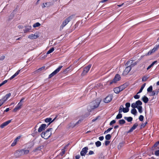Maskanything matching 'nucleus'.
Segmentation results:
<instances>
[{
	"label": "nucleus",
	"mask_w": 159,
	"mask_h": 159,
	"mask_svg": "<svg viewBox=\"0 0 159 159\" xmlns=\"http://www.w3.org/2000/svg\"><path fill=\"white\" fill-rule=\"evenodd\" d=\"M157 61H153V62H152V63L147 68V70H149V69H150L151 67H152V66H153L156 63H157Z\"/></svg>",
	"instance_id": "30"
},
{
	"label": "nucleus",
	"mask_w": 159,
	"mask_h": 159,
	"mask_svg": "<svg viewBox=\"0 0 159 159\" xmlns=\"http://www.w3.org/2000/svg\"><path fill=\"white\" fill-rule=\"evenodd\" d=\"M41 147H38L37 148H35V149H34V152H36L38 150H40L41 149Z\"/></svg>",
	"instance_id": "55"
},
{
	"label": "nucleus",
	"mask_w": 159,
	"mask_h": 159,
	"mask_svg": "<svg viewBox=\"0 0 159 159\" xmlns=\"http://www.w3.org/2000/svg\"><path fill=\"white\" fill-rule=\"evenodd\" d=\"M118 122L119 124L120 125H123L125 123V121L124 119L120 120Z\"/></svg>",
	"instance_id": "34"
},
{
	"label": "nucleus",
	"mask_w": 159,
	"mask_h": 159,
	"mask_svg": "<svg viewBox=\"0 0 159 159\" xmlns=\"http://www.w3.org/2000/svg\"><path fill=\"white\" fill-rule=\"evenodd\" d=\"M21 108L19 106L17 105L16 107L13 109V111L14 112H16L17 110H20Z\"/></svg>",
	"instance_id": "36"
},
{
	"label": "nucleus",
	"mask_w": 159,
	"mask_h": 159,
	"mask_svg": "<svg viewBox=\"0 0 159 159\" xmlns=\"http://www.w3.org/2000/svg\"><path fill=\"white\" fill-rule=\"evenodd\" d=\"M94 154V152L93 151L91 150L89 152L88 155H91L93 154Z\"/></svg>",
	"instance_id": "58"
},
{
	"label": "nucleus",
	"mask_w": 159,
	"mask_h": 159,
	"mask_svg": "<svg viewBox=\"0 0 159 159\" xmlns=\"http://www.w3.org/2000/svg\"><path fill=\"white\" fill-rule=\"evenodd\" d=\"M41 24L39 22H36L34 24L33 27L34 28L39 27L40 25Z\"/></svg>",
	"instance_id": "43"
},
{
	"label": "nucleus",
	"mask_w": 159,
	"mask_h": 159,
	"mask_svg": "<svg viewBox=\"0 0 159 159\" xmlns=\"http://www.w3.org/2000/svg\"><path fill=\"white\" fill-rule=\"evenodd\" d=\"M152 53H153V52H152V51H151V50H150L148 53H146L145 55V56H149L151 55Z\"/></svg>",
	"instance_id": "51"
},
{
	"label": "nucleus",
	"mask_w": 159,
	"mask_h": 159,
	"mask_svg": "<svg viewBox=\"0 0 159 159\" xmlns=\"http://www.w3.org/2000/svg\"><path fill=\"white\" fill-rule=\"evenodd\" d=\"M133 61H134L132 60L128 61L126 63L125 65L128 66L129 65V66H130L131 67H133L136 65L137 63V62H133Z\"/></svg>",
	"instance_id": "8"
},
{
	"label": "nucleus",
	"mask_w": 159,
	"mask_h": 159,
	"mask_svg": "<svg viewBox=\"0 0 159 159\" xmlns=\"http://www.w3.org/2000/svg\"><path fill=\"white\" fill-rule=\"evenodd\" d=\"M83 120H79L72 127L73 128L75 127L77 125L81 123Z\"/></svg>",
	"instance_id": "39"
},
{
	"label": "nucleus",
	"mask_w": 159,
	"mask_h": 159,
	"mask_svg": "<svg viewBox=\"0 0 159 159\" xmlns=\"http://www.w3.org/2000/svg\"><path fill=\"white\" fill-rule=\"evenodd\" d=\"M131 113L134 115H136L137 113V111L135 109H132L131 110Z\"/></svg>",
	"instance_id": "27"
},
{
	"label": "nucleus",
	"mask_w": 159,
	"mask_h": 159,
	"mask_svg": "<svg viewBox=\"0 0 159 159\" xmlns=\"http://www.w3.org/2000/svg\"><path fill=\"white\" fill-rule=\"evenodd\" d=\"M147 123V121H146L144 123H142L141 125L140 129H142V127H144Z\"/></svg>",
	"instance_id": "49"
},
{
	"label": "nucleus",
	"mask_w": 159,
	"mask_h": 159,
	"mask_svg": "<svg viewBox=\"0 0 159 159\" xmlns=\"http://www.w3.org/2000/svg\"><path fill=\"white\" fill-rule=\"evenodd\" d=\"M110 141L106 140L105 142V146H107L110 144Z\"/></svg>",
	"instance_id": "54"
},
{
	"label": "nucleus",
	"mask_w": 159,
	"mask_h": 159,
	"mask_svg": "<svg viewBox=\"0 0 159 159\" xmlns=\"http://www.w3.org/2000/svg\"><path fill=\"white\" fill-rule=\"evenodd\" d=\"M129 108H127V107H126V108H124L122 110V111L124 113H127V112H128L129 111Z\"/></svg>",
	"instance_id": "45"
},
{
	"label": "nucleus",
	"mask_w": 159,
	"mask_h": 159,
	"mask_svg": "<svg viewBox=\"0 0 159 159\" xmlns=\"http://www.w3.org/2000/svg\"><path fill=\"white\" fill-rule=\"evenodd\" d=\"M31 26H29L28 27L26 28L24 30V33H26L28 32L29 31L31 30Z\"/></svg>",
	"instance_id": "35"
},
{
	"label": "nucleus",
	"mask_w": 159,
	"mask_h": 159,
	"mask_svg": "<svg viewBox=\"0 0 159 159\" xmlns=\"http://www.w3.org/2000/svg\"><path fill=\"white\" fill-rule=\"evenodd\" d=\"M116 120H113L110 122L109 124L110 125H112L113 124H115L116 122Z\"/></svg>",
	"instance_id": "52"
},
{
	"label": "nucleus",
	"mask_w": 159,
	"mask_h": 159,
	"mask_svg": "<svg viewBox=\"0 0 159 159\" xmlns=\"http://www.w3.org/2000/svg\"><path fill=\"white\" fill-rule=\"evenodd\" d=\"M122 117V114L119 113L116 116V119H121Z\"/></svg>",
	"instance_id": "40"
},
{
	"label": "nucleus",
	"mask_w": 159,
	"mask_h": 159,
	"mask_svg": "<svg viewBox=\"0 0 159 159\" xmlns=\"http://www.w3.org/2000/svg\"><path fill=\"white\" fill-rule=\"evenodd\" d=\"M39 36L36 33H35L34 34H31L29 35L28 38L31 39H34L38 38Z\"/></svg>",
	"instance_id": "14"
},
{
	"label": "nucleus",
	"mask_w": 159,
	"mask_h": 159,
	"mask_svg": "<svg viewBox=\"0 0 159 159\" xmlns=\"http://www.w3.org/2000/svg\"><path fill=\"white\" fill-rule=\"evenodd\" d=\"M45 66H42V67L39 68L37 70V72H39L42 70H45L47 69V68H46L45 69Z\"/></svg>",
	"instance_id": "31"
},
{
	"label": "nucleus",
	"mask_w": 159,
	"mask_h": 159,
	"mask_svg": "<svg viewBox=\"0 0 159 159\" xmlns=\"http://www.w3.org/2000/svg\"><path fill=\"white\" fill-rule=\"evenodd\" d=\"M159 48V44L158 45H156L151 50V51H152L153 53L156 51L158 50Z\"/></svg>",
	"instance_id": "24"
},
{
	"label": "nucleus",
	"mask_w": 159,
	"mask_h": 159,
	"mask_svg": "<svg viewBox=\"0 0 159 159\" xmlns=\"http://www.w3.org/2000/svg\"><path fill=\"white\" fill-rule=\"evenodd\" d=\"M146 84L145 83L143 84L142 86H141V88L140 89V90H139V91L137 93V94L139 93H141L143 89L145 87L146 85Z\"/></svg>",
	"instance_id": "25"
},
{
	"label": "nucleus",
	"mask_w": 159,
	"mask_h": 159,
	"mask_svg": "<svg viewBox=\"0 0 159 159\" xmlns=\"http://www.w3.org/2000/svg\"><path fill=\"white\" fill-rule=\"evenodd\" d=\"M101 100L99 99L95 100L91 102L87 108L89 112H91L93 110L97 108L100 104Z\"/></svg>",
	"instance_id": "1"
},
{
	"label": "nucleus",
	"mask_w": 159,
	"mask_h": 159,
	"mask_svg": "<svg viewBox=\"0 0 159 159\" xmlns=\"http://www.w3.org/2000/svg\"><path fill=\"white\" fill-rule=\"evenodd\" d=\"M69 68H70V67H68V68H67L66 69H65L64 70H63L62 73L64 74L66 73L67 72H68L69 71Z\"/></svg>",
	"instance_id": "47"
},
{
	"label": "nucleus",
	"mask_w": 159,
	"mask_h": 159,
	"mask_svg": "<svg viewBox=\"0 0 159 159\" xmlns=\"http://www.w3.org/2000/svg\"><path fill=\"white\" fill-rule=\"evenodd\" d=\"M12 120H7L2 124L0 126V127L2 129L4 128L5 126L7 125L9 123H10L11 121Z\"/></svg>",
	"instance_id": "13"
},
{
	"label": "nucleus",
	"mask_w": 159,
	"mask_h": 159,
	"mask_svg": "<svg viewBox=\"0 0 159 159\" xmlns=\"http://www.w3.org/2000/svg\"><path fill=\"white\" fill-rule=\"evenodd\" d=\"M148 92H151L152 91V85L150 86L147 89Z\"/></svg>",
	"instance_id": "42"
},
{
	"label": "nucleus",
	"mask_w": 159,
	"mask_h": 159,
	"mask_svg": "<svg viewBox=\"0 0 159 159\" xmlns=\"http://www.w3.org/2000/svg\"><path fill=\"white\" fill-rule=\"evenodd\" d=\"M52 119L51 118H47L44 120V121L46 123H52Z\"/></svg>",
	"instance_id": "32"
},
{
	"label": "nucleus",
	"mask_w": 159,
	"mask_h": 159,
	"mask_svg": "<svg viewBox=\"0 0 159 159\" xmlns=\"http://www.w3.org/2000/svg\"><path fill=\"white\" fill-rule=\"evenodd\" d=\"M121 79V77L118 74H116L115 75L113 79L110 82L109 85H111L113 83H116L118 81Z\"/></svg>",
	"instance_id": "5"
},
{
	"label": "nucleus",
	"mask_w": 159,
	"mask_h": 159,
	"mask_svg": "<svg viewBox=\"0 0 159 159\" xmlns=\"http://www.w3.org/2000/svg\"><path fill=\"white\" fill-rule=\"evenodd\" d=\"M127 66L125 68V70L124 71L123 73V75H126L130 71L131 69V67L129 65L126 66Z\"/></svg>",
	"instance_id": "10"
},
{
	"label": "nucleus",
	"mask_w": 159,
	"mask_h": 159,
	"mask_svg": "<svg viewBox=\"0 0 159 159\" xmlns=\"http://www.w3.org/2000/svg\"><path fill=\"white\" fill-rule=\"evenodd\" d=\"M74 16L73 15H71L69 16L61 24V28L62 27V29L69 22L70 20L73 18Z\"/></svg>",
	"instance_id": "4"
},
{
	"label": "nucleus",
	"mask_w": 159,
	"mask_h": 159,
	"mask_svg": "<svg viewBox=\"0 0 159 159\" xmlns=\"http://www.w3.org/2000/svg\"><path fill=\"white\" fill-rule=\"evenodd\" d=\"M113 128L112 127H110L109 128L107 129L104 132V134H106L109 132Z\"/></svg>",
	"instance_id": "46"
},
{
	"label": "nucleus",
	"mask_w": 159,
	"mask_h": 159,
	"mask_svg": "<svg viewBox=\"0 0 159 159\" xmlns=\"http://www.w3.org/2000/svg\"><path fill=\"white\" fill-rule=\"evenodd\" d=\"M120 88H119V87H116L114 89L113 91H114V92L118 94L120 92H121V90L120 89Z\"/></svg>",
	"instance_id": "22"
},
{
	"label": "nucleus",
	"mask_w": 159,
	"mask_h": 159,
	"mask_svg": "<svg viewBox=\"0 0 159 159\" xmlns=\"http://www.w3.org/2000/svg\"><path fill=\"white\" fill-rule=\"evenodd\" d=\"M52 128H50L47 129L45 132H43L41 134V136L42 138L45 139H48L52 135L51 132H50L52 130Z\"/></svg>",
	"instance_id": "2"
},
{
	"label": "nucleus",
	"mask_w": 159,
	"mask_h": 159,
	"mask_svg": "<svg viewBox=\"0 0 159 159\" xmlns=\"http://www.w3.org/2000/svg\"><path fill=\"white\" fill-rule=\"evenodd\" d=\"M154 93H155V94H156V95H157L158 93H159V89L158 90H154V91H153Z\"/></svg>",
	"instance_id": "61"
},
{
	"label": "nucleus",
	"mask_w": 159,
	"mask_h": 159,
	"mask_svg": "<svg viewBox=\"0 0 159 159\" xmlns=\"http://www.w3.org/2000/svg\"><path fill=\"white\" fill-rule=\"evenodd\" d=\"M125 106L126 107L129 108V107H130V104L129 102H126L125 103Z\"/></svg>",
	"instance_id": "53"
},
{
	"label": "nucleus",
	"mask_w": 159,
	"mask_h": 159,
	"mask_svg": "<svg viewBox=\"0 0 159 159\" xmlns=\"http://www.w3.org/2000/svg\"><path fill=\"white\" fill-rule=\"evenodd\" d=\"M104 138V137L103 136H102L99 137L98 139L100 141H102L103 140Z\"/></svg>",
	"instance_id": "60"
},
{
	"label": "nucleus",
	"mask_w": 159,
	"mask_h": 159,
	"mask_svg": "<svg viewBox=\"0 0 159 159\" xmlns=\"http://www.w3.org/2000/svg\"><path fill=\"white\" fill-rule=\"evenodd\" d=\"M91 66V65L89 64L87 66L84 68V70L81 73V75L84 76L87 73Z\"/></svg>",
	"instance_id": "7"
},
{
	"label": "nucleus",
	"mask_w": 159,
	"mask_h": 159,
	"mask_svg": "<svg viewBox=\"0 0 159 159\" xmlns=\"http://www.w3.org/2000/svg\"><path fill=\"white\" fill-rule=\"evenodd\" d=\"M80 156L79 155H77L75 156V158L76 159H79L80 158Z\"/></svg>",
	"instance_id": "62"
},
{
	"label": "nucleus",
	"mask_w": 159,
	"mask_h": 159,
	"mask_svg": "<svg viewBox=\"0 0 159 159\" xmlns=\"http://www.w3.org/2000/svg\"><path fill=\"white\" fill-rule=\"evenodd\" d=\"M11 96V93H8L6 94L5 96L2 99L4 100H3L4 101V102H5L8 98H9Z\"/></svg>",
	"instance_id": "20"
},
{
	"label": "nucleus",
	"mask_w": 159,
	"mask_h": 159,
	"mask_svg": "<svg viewBox=\"0 0 159 159\" xmlns=\"http://www.w3.org/2000/svg\"><path fill=\"white\" fill-rule=\"evenodd\" d=\"M144 119L143 116L142 115H140L139 117V119L140 121H142Z\"/></svg>",
	"instance_id": "50"
},
{
	"label": "nucleus",
	"mask_w": 159,
	"mask_h": 159,
	"mask_svg": "<svg viewBox=\"0 0 159 159\" xmlns=\"http://www.w3.org/2000/svg\"><path fill=\"white\" fill-rule=\"evenodd\" d=\"M128 84L127 83H125L124 84L122 85H121L119 87V88H120V89L121 90V91L123 90L124 89H125V88H126L128 86Z\"/></svg>",
	"instance_id": "17"
},
{
	"label": "nucleus",
	"mask_w": 159,
	"mask_h": 159,
	"mask_svg": "<svg viewBox=\"0 0 159 159\" xmlns=\"http://www.w3.org/2000/svg\"><path fill=\"white\" fill-rule=\"evenodd\" d=\"M112 94H109L105 98L104 101L105 103H108L112 100Z\"/></svg>",
	"instance_id": "9"
},
{
	"label": "nucleus",
	"mask_w": 159,
	"mask_h": 159,
	"mask_svg": "<svg viewBox=\"0 0 159 159\" xmlns=\"http://www.w3.org/2000/svg\"><path fill=\"white\" fill-rule=\"evenodd\" d=\"M54 50V48L53 47H52L47 52V54H48L52 52Z\"/></svg>",
	"instance_id": "38"
},
{
	"label": "nucleus",
	"mask_w": 159,
	"mask_h": 159,
	"mask_svg": "<svg viewBox=\"0 0 159 159\" xmlns=\"http://www.w3.org/2000/svg\"><path fill=\"white\" fill-rule=\"evenodd\" d=\"M95 145L97 147H99L101 145V143L100 141H98L95 142Z\"/></svg>",
	"instance_id": "41"
},
{
	"label": "nucleus",
	"mask_w": 159,
	"mask_h": 159,
	"mask_svg": "<svg viewBox=\"0 0 159 159\" xmlns=\"http://www.w3.org/2000/svg\"><path fill=\"white\" fill-rule=\"evenodd\" d=\"M124 118L125 120H127V121L128 122H131L133 120V118L132 117H124Z\"/></svg>",
	"instance_id": "23"
},
{
	"label": "nucleus",
	"mask_w": 159,
	"mask_h": 159,
	"mask_svg": "<svg viewBox=\"0 0 159 159\" xmlns=\"http://www.w3.org/2000/svg\"><path fill=\"white\" fill-rule=\"evenodd\" d=\"M154 154L155 155L157 156H159V150L156 151Z\"/></svg>",
	"instance_id": "57"
},
{
	"label": "nucleus",
	"mask_w": 159,
	"mask_h": 159,
	"mask_svg": "<svg viewBox=\"0 0 159 159\" xmlns=\"http://www.w3.org/2000/svg\"><path fill=\"white\" fill-rule=\"evenodd\" d=\"M62 66H59L58 68L56 69L52 73L53 74V75L54 76L57 73L61 70V69L62 67Z\"/></svg>",
	"instance_id": "15"
},
{
	"label": "nucleus",
	"mask_w": 159,
	"mask_h": 159,
	"mask_svg": "<svg viewBox=\"0 0 159 159\" xmlns=\"http://www.w3.org/2000/svg\"><path fill=\"white\" fill-rule=\"evenodd\" d=\"M158 145H159V141L155 143L153 146L152 147V150H155L154 148L156 147Z\"/></svg>",
	"instance_id": "33"
},
{
	"label": "nucleus",
	"mask_w": 159,
	"mask_h": 159,
	"mask_svg": "<svg viewBox=\"0 0 159 159\" xmlns=\"http://www.w3.org/2000/svg\"><path fill=\"white\" fill-rule=\"evenodd\" d=\"M111 137V136L109 134L106 135L105 138L107 140H110Z\"/></svg>",
	"instance_id": "37"
},
{
	"label": "nucleus",
	"mask_w": 159,
	"mask_h": 159,
	"mask_svg": "<svg viewBox=\"0 0 159 159\" xmlns=\"http://www.w3.org/2000/svg\"><path fill=\"white\" fill-rule=\"evenodd\" d=\"M46 125L45 124H43L39 127L38 129L39 132H41L43 130H44L46 128Z\"/></svg>",
	"instance_id": "12"
},
{
	"label": "nucleus",
	"mask_w": 159,
	"mask_h": 159,
	"mask_svg": "<svg viewBox=\"0 0 159 159\" xmlns=\"http://www.w3.org/2000/svg\"><path fill=\"white\" fill-rule=\"evenodd\" d=\"M20 136L17 137L14 141L13 142L11 143V146H14L16 144L17 140L20 138Z\"/></svg>",
	"instance_id": "21"
},
{
	"label": "nucleus",
	"mask_w": 159,
	"mask_h": 159,
	"mask_svg": "<svg viewBox=\"0 0 159 159\" xmlns=\"http://www.w3.org/2000/svg\"><path fill=\"white\" fill-rule=\"evenodd\" d=\"M142 102L139 100H138L135 103H133L131 104V107L133 109L137 108L139 105H142Z\"/></svg>",
	"instance_id": "6"
},
{
	"label": "nucleus",
	"mask_w": 159,
	"mask_h": 159,
	"mask_svg": "<svg viewBox=\"0 0 159 159\" xmlns=\"http://www.w3.org/2000/svg\"><path fill=\"white\" fill-rule=\"evenodd\" d=\"M88 148L87 147H85L83 148L80 152V155L82 156H84L88 152Z\"/></svg>",
	"instance_id": "11"
},
{
	"label": "nucleus",
	"mask_w": 159,
	"mask_h": 159,
	"mask_svg": "<svg viewBox=\"0 0 159 159\" xmlns=\"http://www.w3.org/2000/svg\"><path fill=\"white\" fill-rule=\"evenodd\" d=\"M142 100L145 103H148L149 101L148 98L145 96H144L142 98Z\"/></svg>",
	"instance_id": "19"
},
{
	"label": "nucleus",
	"mask_w": 159,
	"mask_h": 159,
	"mask_svg": "<svg viewBox=\"0 0 159 159\" xmlns=\"http://www.w3.org/2000/svg\"><path fill=\"white\" fill-rule=\"evenodd\" d=\"M125 143L124 141H122V142L120 143L118 145V148L119 150L121 148L124 146Z\"/></svg>",
	"instance_id": "18"
},
{
	"label": "nucleus",
	"mask_w": 159,
	"mask_h": 159,
	"mask_svg": "<svg viewBox=\"0 0 159 159\" xmlns=\"http://www.w3.org/2000/svg\"><path fill=\"white\" fill-rule=\"evenodd\" d=\"M138 124L137 123H135L133 126L130 129L131 130L133 131L134 130L136 127L138 126Z\"/></svg>",
	"instance_id": "29"
},
{
	"label": "nucleus",
	"mask_w": 159,
	"mask_h": 159,
	"mask_svg": "<svg viewBox=\"0 0 159 159\" xmlns=\"http://www.w3.org/2000/svg\"><path fill=\"white\" fill-rule=\"evenodd\" d=\"M22 103H21V102H20L18 103L17 106H19V107H21V108L22 106Z\"/></svg>",
	"instance_id": "63"
},
{
	"label": "nucleus",
	"mask_w": 159,
	"mask_h": 159,
	"mask_svg": "<svg viewBox=\"0 0 159 159\" xmlns=\"http://www.w3.org/2000/svg\"><path fill=\"white\" fill-rule=\"evenodd\" d=\"M90 114V113H89V112L85 114L84 115V117H88Z\"/></svg>",
	"instance_id": "59"
},
{
	"label": "nucleus",
	"mask_w": 159,
	"mask_h": 159,
	"mask_svg": "<svg viewBox=\"0 0 159 159\" xmlns=\"http://www.w3.org/2000/svg\"><path fill=\"white\" fill-rule=\"evenodd\" d=\"M15 14V13H14V12H12L11 14L9 16L8 20V21H10L12 20L14 17Z\"/></svg>",
	"instance_id": "26"
},
{
	"label": "nucleus",
	"mask_w": 159,
	"mask_h": 159,
	"mask_svg": "<svg viewBox=\"0 0 159 159\" xmlns=\"http://www.w3.org/2000/svg\"><path fill=\"white\" fill-rule=\"evenodd\" d=\"M5 56H2L0 58V60H2V61L3 60L5 59Z\"/></svg>",
	"instance_id": "64"
},
{
	"label": "nucleus",
	"mask_w": 159,
	"mask_h": 159,
	"mask_svg": "<svg viewBox=\"0 0 159 159\" xmlns=\"http://www.w3.org/2000/svg\"><path fill=\"white\" fill-rule=\"evenodd\" d=\"M62 66H59L58 68L56 69L52 73L53 74V75L54 76L57 73L61 70V69L62 67Z\"/></svg>",
	"instance_id": "16"
},
{
	"label": "nucleus",
	"mask_w": 159,
	"mask_h": 159,
	"mask_svg": "<svg viewBox=\"0 0 159 159\" xmlns=\"http://www.w3.org/2000/svg\"><path fill=\"white\" fill-rule=\"evenodd\" d=\"M65 149H62L61 150V152L60 153L59 155H61V156H62L63 155L65 154Z\"/></svg>",
	"instance_id": "48"
},
{
	"label": "nucleus",
	"mask_w": 159,
	"mask_h": 159,
	"mask_svg": "<svg viewBox=\"0 0 159 159\" xmlns=\"http://www.w3.org/2000/svg\"><path fill=\"white\" fill-rule=\"evenodd\" d=\"M29 151L28 150H25L24 149H21L17 150L15 153L16 156L17 157H19L24 154H26L28 153Z\"/></svg>",
	"instance_id": "3"
},
{
	"label": "nucleus",
	"mask_w": 159,
	"mask_h": 159,
	"mask_svg": "<svg viewBox=\"0 0 159 159\" xmlns=\"http://www.w3.org/2000/svg\"><path fill=\"white\" fill-rule=\"evenodd\" d=\"M138 94H137L136 95H134V98L135 99H138L139 98H140V95H137Z\"/></svg>",
	"instance_id": "56"
},
{
	"label": "nucleus",
	"mask_w": 159,
	"mask_h": 159,
	"mask_svg": "<svg viewBox=\"0 0 159 159\" xmlns=\"http://www.w3.org/2000/svg\"><path fill=\"white\" fill-rule=\"evenodd\" d=\"M141 105H139L137 108L138 109L139 112L140 113H142L143 112V108Z\"/></svg>",
	"instance_id": "28"
},
{
	"label": "nucleus",
	"mask_w": 159,
	"mask_h": 159,
	"mask_svg": "<svg viewBox=\"0 0 159 159\" xmlns=\"http://www.w3.org/2000/svg\"><path fill=\"white\" fill-rule=\"evenodd\" d=\"M148 77H147V76H144L142 78V81L143 82L146 81L148 79Z\"/></svg>",
	"instance_id": "44"
}]
</instances>
